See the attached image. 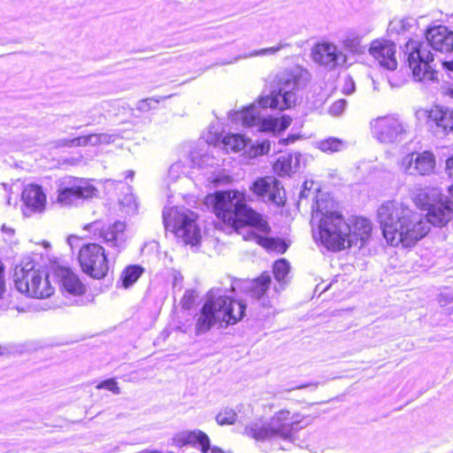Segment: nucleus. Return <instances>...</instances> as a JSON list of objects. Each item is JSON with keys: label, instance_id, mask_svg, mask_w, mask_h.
<instances>
[{"label": "nucleus", "instance_id": "obj_26", "mask_svg": "<svg viewBox=\"0 0 453 453\" xmlns=\"http://www.w3.org/2000/svg\"><path fill=\"white\" fill-rule=\"evenodd\" d=\"M250 142V139L243 134H229L224 136L222 144L226 151L239 152L243 150Z\"/></svg>", "mask_w": 453, "mask_h": 453}, {"label": "nucleus", "instance_id": "obj_36", "mask_svg": "<svg viewBox=\"0 0 453 453\" xmlns=\"http://www.w3.org/2000/svg\"><path fill=\"white\" fill-rule=\"evenodd\" d=\"M236 416L237 415L234 410L225 409L216 416V420L217 423L220 426L232 425L234 423Z\"/></svg>", "mask_w": 453, "mask_h": 453}, {"label": "nucleus", "instance_id": "obj_5", "mask_svg": "<svg viewBox=\"0 0 453 453\" xmlns=\"http://www.w3.org/2000/svg\"><path fill=\"white\" fill-rule=\"evenodd\" d=\"M234 291L231 284L229 288H213L207 293L196 319L197 334L205 333L217 324L234 325L243 318L246 304L233 299L230 294Z\"/></svg>", "mask_w": 453, "mask_h": 453}, {"label": "nucleus", "instance_id": "obj_3", "mask_svg": "<svg viewBox=\"0 0 453 453\" xmlns=\"http://www.w3.org/2000/svg\"><path fill=\"white\" fill-rule=\"evenodd\" d=\"M214 211L219 219L234 227L246 241H253L268 250L284 253L286 244L279 239L262 235L270 227L262 216L245 203L244 194L237 190L219 191L215 196Z\"/></svg>", "mask_w": 453, "mask_h": 453}, {"label": "nucleus", "instance_id": "obj_4", "mask_svg": "<svg viewBox=\"0 0 453 453\" xmlns=\"http://www.w3.org/2000/svg\"><path fill=\"white\" fill-rule=\"evenodd\" d=\"M311 222L319 229L320 242L331 250L346 249L349 224L335 210V203L327 193H319L312 204Z\"/></svg>", "mask_w": 453, "mask_h": 453}, {"label": "nucleus", "instance_id": "obj_1", "mask_svg": "<svg viewBox=\"0 0 453 453\" xmlns=\"http://www.w3.org/2000/svg\"><path fill=\"white\" fill-rule=\"evenodd\" d=\"M426 219L399 201H387L377 210V219L387 242L411 247L427 234L430 226H446L453 218L451 203L441 194L427 208Z\"/></svg>", "mask_w": 453, "mask_h": 453}, {"label": "nucleus", "instance_id": "obj_39", "mask_svg": "<svg viewBox=\"0 0 453 453\" xmlns=\"http://www.w3.org/2000/svg\"><path fill=\"white\" fill-rule=\"evenodd\" d=\"M96 388H99V389L104 388V389H107V390L116 394V395L120 394V389L118 387V383L113 379L105 380L100 382L96 386Z\"/></svg>", "mask_w": 453, "mask_h": 453}, {"label": "nucleus", "instance_id": "obj_53", "mask_svg": "<svg viewBox=\"0 0 453 453\" xmlns=\"http://www.w3.org/2000/svg\"><path fill=\"white\" fill-rule=\"evenodd\" d=\"M3 354V348L0 346V355Z\"/></svg>", "mask_w": 453, "mask_h": 453}, {"label": "nucleus", "instance_id": "obj_13", "mask_svg": "<svg viewBox=\"0 0 453 453\" xmlns=\"http://www.w3.org/2000/svg\"><path fill=\"white\" fill-rule=\"evenodd\" d=\"M104 242L106 245L119 252L126 247L127 235L126 233L127 224L125 221L117 220L108 226H101V223L95 221L84 226Z\"/></svg>", "mask_w": 453, "mask_h": 453}, {"label": "nucleus", "instance_id": "obj_15", "mask_svg": "<svg viewBox=\"0 0 453 453\" xmlns=\"http://www.w3.org/2000/svg\"><path fill=\"white\" fill-rule=\"evenodd\" d=\"M312 58L315 63L327 70H334L346 61V56L332 42H321L312 50Z\"/></svg>", "mask_w": 453, "mask_h": 453}, {"label": "nucleus", "instance_id": "obj_18", "mask_svg": "<svg viewBox=\"0 0 453 453\" xmlns=\"http://www.w3.org/2000/svg\"><path fill=\"white\" fill-rule=\"evenodd\" d=\"M369 52L381 67L389 71L396 69V49L395 45L392 42L386 40H375L372 42Z\"/></svg>", "mask_w": 453, "mask_h": 453}, {"label": "nucleus", "instance_id": "obj_43", "mask_svg": "<svg viewBox=\"0 0 453 453\" xmlns=\"http://www.w3.org/2000/svg\"><path fill=\"white\" fill-rule=\"evenodd\" d=\"M355 90V84L352 79L348 78L345 81V84L342 88V92L346 95L353 93Z\"/></svg>", "mask_w": 453, "mask_h": 453}, {"label": "nucleus", "instance_id": "obj_10", "mask_svg": "<svg viewBox=\"0 0 453 453\" xmlns=\"http://www.w3.org/2000/svg\"><path fill=\"white\" fill-rule=\"evenodd\" d=\"M57 193V202L61 206H76L96 196L98 190L85 179L67 176L60 180Z\"/></svg>", "mask_w": 453, "mask_h": 453}, {"label": "nucleus", "instance_id": "obj_28", "mask_svg": "<svg viewBox=\"0 0 453 453\" xmlns=\"http://www.w3.org/2000/svg\"><path fill=\"white\" fill-rule=\"evenodd\" d=\"M270 142L267 140L257 142L256 143H251L250 141L248 142L247 147L244 148L242 155L246 159H253L267 154L270 151Z\"/></svg>", "mask_w": 453, "mask_h": 453}, {"label": "nucleus", "instance_id": "obj_9", "mask_svg": "<svg viewBox=\"0 0 453 453\" xmlns=\"http://www.w3.org/2000/svg\"><path fill=\"white\" fill-rule=\"evenodd\" d=\"M403 51L415 81L426 83L436 80L437 72L433 65L434 56L427 44L411 39L405 43Z\"/></svg>", "mask_w": 453, "mask_h": 453}, {"label": "nucleus", "instance_id": "obj_20", "mask_svg": "<svg viewBox=\"0 0 453 453\" xmlns=\"http://www.w3.org/2000/svg\"><path fill=\"white\" fill-rule=\"evenodd\" d=\"M347 223L349 224V234L346 248L352 245L362 247L370 238L372 232L371 221L365 218L351 217Z\"/></svg>", "mask_w": 453, "mask_h": 453}, {"label": "nucleus", "instance_id": "obj_6", "mask_svg": "<svg viewBox=\"0 0 453 453\" xmlns=\"http://www.w3.org/2000/svg\"><path fill=\"white\" fill-rule=\"evenodd\" d=\"M311 418L298 411L280 409L267 419H257L245 427V434L257 441H294L296 434L311 423Z\"/></svg>", "mask_w": 453, "mask_h": 453}, {"label": "nucleus", "instance_id": "obj_27", "mask_svg": "<svg viewBox=\"0 0 453 453\" xmlns=\"http://www.w3.org/2000/svg\"><path fill=\"white\" fill-rule=\"evenodd\" d=\"M284 46H285V44L279 43L277 46H273V47H270V48H265V49H262V50H253V51H250V52H249L247 54L234 57V58L229 59V60H221L218 64L221 65H230V64L235 63L238 60L242 59V58H254V57H263V56H267V55H274L277 52H279Z\"/></svg>", "mask_w": 453, "mask_h": 453}, {"label": "nucleus", "instance_id": "obj_38", "mask_svg": "<svg viewBox=\"0 0 453 453\" xmlns=\"http://www.w3.org/2000/svg\"><path fill=\"white\" fill-rule=\"evenodd\" d=\"M346 106L347 101L345 99H339L330 105L328 113L333 117H339L343 113Z\"/></svg>", "mask_w": 453, "mask_h": 453}, {"label": "nucleus", "instance_id": "obj_49", "mask_svg": "<svg viewBox=\"0 0 453 453\" xmlns=\"http://www.w3.org/2000/svg\"><path fill=\"white\" fill-rule=\"evenodd\" d=\"M67 242H68V244L70 245V247L72 248V250L73 249V246L75 244V242H79V238L76 237V236H70L68 239H67Z\"/></svg>", "mask_w": 453, "mask_h": 453}, {"label": "nucleus", "instance_id": "obj_33", "mask_svg": "<svg viewBox=\"0 0 453 453\" xmlns=\"http://www.w3.org/2000/svg\"><path fill=\"white\" fill-rule=\"evenodd\" d=\"M290 265L285 259L277 260L273 265V274L275 280L279 282L280 290L287 283V277L289 273Z\"/></svg>", "mask_w": 453, "mask_h": 453}, {"label": "nucleus", "instance_id": "obj_48", "mask_svg": "<svg viewBox=\"0 0 453 453\" xmlns=\"http://www.w3.org/2000/svg\"><path fill=\"white\" fill-rule=\"evenodd\" d=\"M208 453H225V451L217 446H211L210 444V449Z\"/></svg>", "mask_w": 453, "mask_h": 453}, {"label": "nucleus", "instance_id": "obj_44", "mask_svg": "<svg viewBox=\"0 0 453 453\" xmlns=\"http://www.w3.org/2000/svg\"><path fill=\"white\" fill-rule=\"evenodd\" d=\"M313 185L312 181L305 180L303 182V189L300 192V198H307L309 196L310 190Z\"/></svg>", "mask_w": 453, "mask_h": 453}, {"label": "nucleus", "instance_id": "obj_45", "mask_svg": "<svg viewBox=\"0 0 453 453\" xmlns=\"http://www.w3.org/2000/svg\"><path fill=\"white\" fill-rule=\"evenodd\" d=\"M209 160H210V157L207 154L202 156V157L200 158L199 162H196L195 157L194 156L192 157L193 164L196 165L198 167H203V165H211L209 163Z\"/></svg>", "mask_w": 453, "mask_h": 453}, {"label": "nucleus", "instance_id": "obj_17", "mask_svg": "<svg viewBox=\"0 0 453 453\" xmlns=\"http://www.w3.org/2000/svg\"><path fill=\"white\" fill-rule=\"evenodd\" d=\"M21 199L23 202V214L30 217L34 213L44 211L47 203V196L42 188L37 184H27L24 187Z\"/></svg>", "mask_w": 453, "mask_h": 453}, {"label": "nucleus", "instance_id": "obj_50", "mask_svg": "<svg viewBox=\"0 0 453 453\" xmlns=\"http://www.w3.org/2000/svg\"><path fill=\"white\" fill-rule=\"evenodd\" d=\"M443 65L446 66L449 70L453 71V61L452 62H444Z\"/></svg>", "mask_w": 453, "mask_h": 453}, {"label": "nucleus", "instance_id": "obj_54", "mask_svg": "<svg viewBox=\"0 0 453 453\" xmlns=\"http://www.w3.org/2000/svg\"><path fill=\"white\" fill-rule=\"evenodd\" d=\"M5 228H6V227H5V226H2V230H3V231H5Z\"/></svg>", "mask_w": 453, "mask_h": 453}, {"label": "nucleus", "instance_id": "obj_52", "mask_svg": "<svg viewBox=\"0 0 453 453\" xmlns=\"http://www.w3.org/2000/svg\"><path fill=\"white\" fill-rule=\"evenodd\" d=\"M450 197L453 199V186L449 188Z\"/></svg>", "mask_w": 453, "mask_h": 453}, {"label": "nucleus", "instance_id": "obj_29", "mask_svg": "<svg viewBox=\"0 0 453 453\" xmlns=\"http://www.w3.org/2000/svg\"><path fill=\"white\" fill-rule=\"evenodd\" d=\"M315 147L325 153H334L341 151L347 147V142L343 140L328 137L323 140L317 141Z\"/></svg>", "mask_w": 453, "mask_h": 453}, {"label": "nucleus", "instance_id": "obj_32", "mask_svg": "<svg viewBox=\"0 0 453 453\" xmlns=\"http://www.w3.org/2000/svg\"><path fill=\"white\" fill-rule=\"evenodd\" d=\"M63 144L68 147L100 145L99 134H90L88 135H83L70 140H65Z\"/></svg>", "mask_w": 453, "mask_h": 453}, {"label": "nucleus", "instance_id": "obj_12", "mask_svg": "<svg viewBox=\"0 0 453 453\" xmlns=\"http://www.w3.org/2000/svg\"><path fill=\"white\" fill-rule=\"evenodd\" d=\"M78 260L81 270L94 279H103L109 272L104 249L97 243H88L79 250Z\"/></svg>", "mask_w": 453, "mask_h": 453}, {"label": "nucleus", "instance_id": "obj_14", "mask_svg": "<svg viewBox=\"0 0 453 453\" xmlns=\"http://www.w3.org/2000/svg\"><path fill=\"white\" fill-rule=\"evenodd\" d=\"M401 170L410 175H429L435 167V157L430 151L411 152L403 156L399 163Z\"/></svg>", "mask_w": 453, "mask_h": 453}, {"label": "nucleus", "instance_id": "obj_16", "mask_svg": "<svg viewBox=\"0 0 453 453\" xmlns=\"http://www.w3.org/2000/svg\"><path fill=\"white\" fill-rule=\"evenodd\" d=\"M251 189L265 202H272L277 205L284 203L285 191L280 182L273 176L257 179L253 183Z\"/></svg>", "mask_w": 453, "mask_h": 453}, {"label": "nucleus", "instance_id": "obj_46", "mask_svg": "<svg viewBox=\"0 0 453 453\" xmlns=\"http://www.w3.org/2000/svg\"><path fill=\"white\" fill-rule=\"evenodd\" d=\"M5 291V281L4 275V265L0 261V298H2L3 294Z\"/></svg>", "mask_w": 453, "mask_h": 453}, {"label": "nucleus", "instance_id": "obj_51", "mask_svg": "<svg viewBox=\"0 0 453 453\" xmlns=\"http://www.w3.org/2000/svg\"><path fill=\"white\" fill-rule=\"evenodd\" d=\"M134 171L130 170V171H128L127 173V178H131L132 179L134 177Z\"/></svg>", "mask_w": 453, "mask_h": 453}, {"label": "nucleus", "instance_id": "obj_21", "mask_svg": "<svg viewBox=\"0 0 453 453\" xmlns=\"http://www.w3.org/2000/svg\"><path fill=\"white\" fill-rule=\"evenodd\" d=\"M173 442L177 447L192 446L202 453H208L210 449V438L203 431L195 429L178 433L173 437Z\"/></svg>", "mask_w": 453, "mask_h": 453}, {"label": "nucleus", "instance_id": "obj_19", "mask_svg": "<svg viewBox=\"0 0 453 453\" xmlns=\"http://www.w3.org/2000/svg\"><path fill=\"white\" fill-rule=\"evenodd\" d=\"M426 39L428 44L435 50L441 53L453 51V32L444 26H434L426 32Z\"/></svg>", "mask_w": 453, "mask_h": 453}, {"label": "nucleus", "instance_id": "obj_37", "mask_svg": "<svg viewBox=\"0 0 453 453\" xmlns=\"http://www.w3.org/2000/svg\"><path fill=\"white\" fill-rule=\"evenodd\" d=\"M186 172V166L181 161H178L173 163L168 171V176L171 180H178L181 174H184Z\"/></svg>", "mask_w": 453, "mask_h": 453}, {"label": "nucleus", "instance_id": "obj_30", "mask_svg": "<svg viewBox=\"0 0 453 453\" xmlns=\"http://www.w3.org/2000/svg\"><path fill=\"white\" fill-rule=\"evenodd\" d=\"M440 196L437 189L419 190L413 197L414 203L421 209L427 210L431 204Z\"/></svg>", "mask_w": 453, "mask_h": 453}, {"label": "nucleus", "instance_id": "obj_40", "mask_svg": "<svg viewBox=\"0 0 453 453\" xmlns=\"http://www.w3.org/2000/svg\"><path fill=\"white\" fill-rule=\"evenodd\" d=\"M196 293L195 290H187L181 299L182 307L189 309L195 303Z\"/></svg>", "mask_w": 453, "mask_h": 453}, {"label": "nucleus", "instance_id": "obj_11", "mask_svg": "<svg viewBox=\"0 0 453 453\" xmlns=\"http://www.w3.org/2000/svg\"><path fill=\"white\" fill-rule=\"evenodd\" d=\"M370 125L372 136L381 143L399 142L407 135V125L395 114L373 119Z\"/></svg>", "mask_w": 453, "mask_h": 453}, {"label": "nucleus", "instance_id": "obj_41", "mask_svg": "<svg viewBox=\"0 0 453 453\" xmlns=\"http://www.w3.org/2000/svg\"><path fill=\"white\" fill-rule=\"evenodd\" d=\"M120 203L127 207V213L134 212L137 210V203L133 195L126 196L122 200H120Z\"/></svg>", "mask_w": 453, "mask_h": 453}, {"label": "nucleus", "instance_id": "obj_23", "mask_svg": "<svg viewBox=\"0 0 453 453\" xmlns=\"http://www.w3.org/2000/svg\"><path fill=\"white\" fill-rule=\"evenodd\" d=\"M271 277L267 273H262L257 279L253 280L249 288L250 294L252 297L257 298L263 306H271V298L280 289L274 287L270 289Z\"/></svg>", "mask_w": 453, "mask_h": 453}, {"label": "nucleus", "instance_id": "obj_24", "mask_svg": "<svg viewBox=\"0 0 453 453\" xmlns=\"http://www.w3.org/2000/svg\"><path fill=\"white\" fill-rule=\"evenodd\" d=\"M55 275L58 279L64 292L74 296L85 293L86 287L69 268L58 266L55 269Z\"/></svg>", "mask_w": 453, "mask_h": 453}, {"label": "nucleus", "instance_id": "obj_25", "mask_svg": "<svg viewBox=\"0 0 453 453\" xmlns=\"http://www.w3.org/2000/svg\"><path fill=\"white\" fill-rule=\"evenodd\" d=\"M301 154L285 153L280 155L273 164V171L280 176H289L298 171Z\"/></svg>", "mask_w": 453, "mask_h": 453}, {"label": "nucleus", "instance_id": "obj_35", "mask_svg": "<svg viewBox=\"0 0 453 453\" xmlns=\"http://www.w3.org/2000/svg\"><path fill=\"white\" fill-rule=\"evenodd\" d=\"M361 36L356 32H349L342 40L343 46L352 52L358 50Z\"/></svg>", "mask_w": 453, "mask_h": 453}, {"label": "nucleus", "instance_id": "obj_8", "mask_svg": "<svg viewBox=\"0 0 453 453\" xmlns=\"http://www.w3.org/2000/svg\"><path fill=\"white\" fill-rule=\"evenodd\" d=\"M165 226L173 231L186 244L196 246L201 240V232L196 224L197 216L186 208H165L163 211Z\"/></svg>", "mask_w": 453, "mask_h": 453}, {"label": "nucleus", "instance_id": "obj_22", "mask_svg": "<svg viewBox=\"0 0 453 453\" xmlns=\"http://www.w3.org/2000/svg\"><path fill=\"white\" fill-rule=\"evenodd\" d=\"M428 123L436 127V132L443 134L453 132V110L434 106L430 111H424Z\"/></svg>", "mask_w": 453, "mask_h": 453}, {"label": "nucleus", "instance_id": "obj_2", "mask_svg": "<svg viewBox=\"0 0 453 453\" xmlns=\"http://www.w3.org/2000/svg\"><path fill=\"white\" fill-rule=\"evenodd\" d=\"M307 73L300 69H284L277 72L269 81L270 94L261 96L257 104H252L242 111L229 112V119L247 127H256L260 132L280 133L288 128L292 119L288 115L280 118H265L261 109L283 111L296 105L297 93L305 87Z\"/></svg>", "mask_w": 453, "mask_h": 453}, {"label": "nucleus", "instance_id": "obj_7", "mask_svg": "<svg viewBox=\"0 0 453 453\" xmlns=\"http://www.w3.org/2000/svg\"><path fill=\"white\" fill-rule=\"evenodd\" d=\"M14 283L20 293L34 298H48L54 293L48 273L31 261L15 268Z\"/></svg>", "mask_w": 453, "mask_h": 453}, {"label": "nucleus", "instance_id": "obj_42", "mask_svg": "<svg viewBox=\"0 0 453 453\" xmlns=\"http://www.w3.org/2000/svg\"><path fill=\"white\" fill-rule=\"evenodd\" d=\"M118 138L117 134H99L100 144H110L114 142Z\"/></svg>", "mask_w": 453, "mask_h": 453}, {"label": "nucleus", "instance_id": "obj_47", "mask_svg": "<svg viewBox=\"0 0 453 453\" xmlns=\"http://www.w3.org/2000/svg\"><path fill=\"white\" fill-rule=\"evenodd\" d=\"M446 172L449 177H453V156L446 161Z\"/></svg>", "mask_w": 453, "mask_h": 453}, {"label": "nucleus", "instance_id": "obj_34", "mask_svg": "<svg viewBox=\"0 0 453 453\" xmlns=\"http://www.w3.org/2000/svg\"><path fill=\"white\" fill-rule=\"evenodd\" d=\"M171 96H153L146 99H142L138 101L136 104V109L140 111H149L151 109H155L162 100L169 98Z\"/></svg>", "mask_w": 453, "mask_h": 453}, {"label": "nucleus", "instance_id": "obj_31", "mask_svg": "<svg viewBox=\"0 0 453 453\" xmlns=\"http://www.w3.org/2000/svg\"><path fill=\"white\" fill-rule=\"evenodd\" d=\"M143 268L140 265H129L121 273L120 282L125 288L131 287L142 274Z\"/></svg>", "mask_w": 453, "mask_h": 453}]
</instances>
